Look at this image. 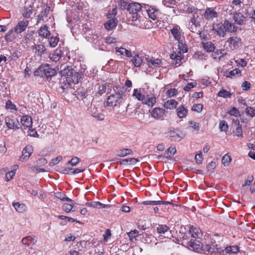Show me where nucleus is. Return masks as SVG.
I'll use <instances>...</instances> for the list:
<instances>
[{"label": "nucleus", "mask_w": 255, "mask_h": 255, "mask_svg": "<svg viewBox=\"0 0 255 255\" xmlns=\"http://www.w3.org/2000/svg\"><path fill=\"white\" fill-rule=\"evenodd\" d=\"M203 47L207 52H210L213 51L215 49V46L211 41L203 42Z\"/></svg>", "instance_id": "35"}, {"label": "nucleus", "mask_w": 255, "mask_h": 255, "mask_svg": "<svg viewBox=\"0 0 255 255\" xmlns=\"http://www.w3.org/2000/svg\"><path fill=\"white\" fill-rule=\"evenodd\" d=\"M39 35L43 38H47L50 34V31L48 30V27L44 25L41 27L38 31Z\"/></svg>", "instance_id": "28"}, {"label": "nucleus", "mask_w": 255, "mask_h": 255, "mask_svg": "<svg viewBox=\"0 0 255 255\" xmlns=\"http://www.w3.org/2000/svg\"><path fill=\"white\" fill-rule=\"evenodd\" d=\"M79 162L80 159L78 157L75 156L72 158L70 160L68 161L67 164L70 165L72 166H75L79 163Z\"/></svg>", "instance_id": "50"}, {"label": "nucleus", "mask_w": 255, "mask_h": 255, "mask_svg": "<svg viewBox=\"0 0 255 255\" xmlns=\"http://www.w3.org/2000/svg\"><path fill=\"white\" fill-rule=\"evenodd\" d=\"M223 25L222 23H219L214 24L213 25V30L214 32L216 33L218 35L224 37L225 35V32L224 29L223 28Z\"/></svg>", "instance_id": "13"}, {"label": "nucleus", "mask_w": 255, "mask_h": 255, "mask_svg": "<svg viewBox=\"0 0 255 255\" xmlns=\"http://www.w3.org/2000/svg\"><path fill=\"white\" fill-rule=\"evenodd\" d=\"M170 58L175 62L176 66L180 65L181 60L183 59V55L179 52H174L170 55Z\"/></svg>", "instance_id": "18"}, {"label": "nucleus", "mask_w": 255, "mask_h": 255, "mask_svg": "<svg viewBox=\"0 0 255 255\" xmlns=\"http://www.w3.org/2000/svg\"><path fill=\"white\" fill-rule=\"evenodd\" d=\"M86 205L90 207L100 209V208H105L107 205L104 204L100 202H87L86 203Z\"/></svg>", "instance_id": "29"}, {"label": "nucleus", "mask_w": 255, "mask_h": 255, "mask_svg": "<svg viewBox=\"0 0 255 255\" xmlns=\"http://www.w3.org/2000/svg\"><path fill=\"white\" fill-rule=\"evenodd\" d=\"M177 105V102L175 100L172 99L167 101L164 103V106L165 108L168 109H174Z\"/></svg>", "instance_id": "34"}, {"label": "nucleus", "mask_w": 255, "mask_h": 255, "mask_svg": "<svg viewBox=\"0 0 255 255\" xmlns=\"http://www.w3.org/2000/svg\"><path fill=\"white\" fill-rule=\"evenodd\" d=\"M33 151V147L30 145H27L23 149L22 155L20 157V160L22 162L27 161L31 156Z\"/></svg>", "instance_id": "8"}, {"label": "nucleus", "mask_w": 255, "mask_h": 255, "mask_svg": "<svg viewBox=\"0 0 255 255\" xmlns=\"http://www.w3.org/2000/svg\"><path fill=\"white\" fill-rule=\"evenodd\" d=\"M56 72V68H51L49 64L40 66L36 72V75L41 77L46 76L47 78L54 76Z\"/></svg>", "instance_id": "5"}, {"label": "nucleus", "mask_w": 255, "mask_h": 255, "mask_svg": "<svg viewBox=\"0 0 255 255\" xmlns=\"http://www.w3.org/2000/svg\"><path fill=\"white\" fill-rule=\"evenodd\" d=\"M176 151V148L174 147L171 146L169 147L165 153L166 157L170 158L175 154Z\"/></svg>", "instance_id": "41"}, {"label": "nucleus", "mask_w": 255, "mask_h": 255, "mask_svg": "<svg viewBox=\"0 0 255 255\" xmlns=\"http://www.w3.org/2000/svg\"><path fill=\"white\" fill-rule=\"evenodd\" d=\"M28 25V21L23 20L19 21L15 26L14 30L17 33H20L24 31Z\"/></svg>", "instance_id": "11"}, {"label": "nucleus", "mask_w": 255, "mask_h": 255, "mask_svg": "<svg viewBox=\"0 0 255 255\" xmlns=\"http://www.w3.org/2000/svg\"><path fill=\"white\" fill-rule=\"evenodd\" d=\"M226 54L225 50H217L212 53V57L214 59L220 60Z\"/></svg>", "instance_id": "33"}, {"label": "nucleus", "mask_w": 255, "mask_h": 255, "mask_svg": "<svg viewBox=\"0 0 255 255\" xmlns=\"http://www.w3.org/2000/svg\"><path fill=\"white\" fill-rule=\"evenodd\" d=\"M5 123L6 127L9 129L15 130L19 128V123L17 119L6 117L5 118Z\"/></svg>", "instance_id": "9"}, {"label": "nucleus", "mask_w": 255, "mask_h": 255, "mask_svg": "<svg viewBox=\"0 0 255 255\" xmlns=\"http://www.w3.org/2000/svg\"><path fill=\"white\" fill-rule=\"evenodd\" d=\"M196 85V82L189 83L184 87V90L186 91H189L191 89L195 87Z\"/></svg>", "instance_id": "63"}, {"label": "nucleus", "mask_w": 255, "mask_h": 255, "mask_svg": "<svg viewBox=\"0 0 255 255\" xmlns=\"http://www.w3.org/2000/svg\"><path fill=\"white\" fill-rule=\"evenodd\" d=\"M235 22L238 25H242L246 21V17L240 13H236L233 16Z\"/></svg>", "instance_id": "25"}, {"label": "nucleus", "mask_w": 255, "mask_h": 255, "mask_svg": "<svg viewBox=\"0 0 255 255\" xmlns=\"http://www.w3.org/2000/svg\"><path fill=\"white\" fill-rule=\"evenodd\" d=\"M162 4L167 7H174L177 3L175 0H162Z\"/></svg>", "instance_id": "39"}, {"label": "nucleus", "mask_w": 255, "mask_h": 255, "mask_svg": "<svg viewBox=\"0 0 255 255\" xmlns=\"http://www.w3.org/2000/svg\"><path fill=\"white\" fill-rule=\"evenodd\" d=\"M188 110L187 108L181 105L176 109V113L178 117L180 119L185 118L188 114Z\"/></svg>", "instance_id": "21"}, {"label": "nucleus", "mask_w": 255, "mask_h": 255, "mask_svg": "<svg viewBox=\"0 0 255 255\" xmlns=\"http://www.w3.org/2000/svg\"><path fill=\"white\" fill-rule=\"evenodd\" d=\"M74 202L73 203V204ZM72 203L71 204L65 203L62 207L63 210L66 212V213H69L72 211V209L73 208V206L72 205Z\"/></svg>", "instance_id": "47"}, {"label": "nucleus", "mask_w": 255, "mask_h": 255, "mask_svg": "<svg viewBox=\"0 0 255 255\" xmlns=\"http://www.w3.org/2000/svg\"><path fill=\"white\" fill-rule=\"evenodd\" d=\"M241 74V71L239 68H236L230 71L227 74V77L229 78H233V77L238 75Z\"/></svg>", "instance_id": "42"}, {"label": "nucleus", "mask_w": 255, "mask_h": 255, "mask_svg": "<svg viewBox=\"0 0 255 255\" xmlns=\"http://www.w3.org/2000/svg\"><path fill=\"white\" fill-rule=\"evenodd\" d=\"M149 67L151 68H159L161 66L162 63L160 59L151 58L146 59Z\"/></svg>", "instance_id": "17"}, {"label": "nucleus", "mask_w": 255, "mask_h": 255, "mask_svg": "<svg viewBox=\"0 0 255 255\" xmlns=\"http://www.w3.org/2000/svg\"><path fill=\"white\" fill-rule=\"evenodd\" d=\"M99 36V34L96 31L89 30L87 32L86 38L91 43H96L98 41Z\"/></svg>", "instance_id": "10"}, {"label": "nucleus", "mask_w": 255, "mask_h": 255, "mask_svg": "<svg viewBox=\"0 0 255 255\" xmlns=\"http://www.w3.org/2000/svg\"><path fill=\"white\" fill-rule=\"evenodd\" d=\"M56 197L58 199H59L61 201H67L70 203H73L74 201L69 198L66 197V195L65 194H62L61 193L58 192L56 194Z\"/></svg>", "instance_id": "38"}, {"label": "nucleus", "mask_w": 255, "mask_h": 255, "mask_svg": "<svg viewBox=\"0 0 255 255\" xmlns=\"http://www.w3.org/2000/svg\"><path fill=\"white\" fill-rule=\"evenodd\" d=\"M245 112L247 115L252 118L255 116V109H254L253 107H247L245 109Z\"/></svg>", "instance_id": "48"}, {"label": "nucleus", "mask_w": 255, "mask_h": 255, "mask_svg": "<svg viewBox=\"0 0 255 255\" xmlns=\"http://www.w3.org/2000/svg\"><path fill=\"white\" fill-rule=\"evenodd\" d=\"M234 132L235 135L238 137H243V136L242 128L241 125H238L237 127H236Z\"/></svg>", "instance_id": "45"}, {"label": "nucleus", "mask_w": 255, "mask_h": 255, "mask_svg": "<svg viewBox=\"0 0 255 255\" xmlns=\"http://www.w3.org/2000/svg\"><path fill=\"white\" fill-rule=\"evenodd\" d=\"M15 174V171L14 170H11L6 173L5 175V179L6 181H9L10 179H11L14 176Z\"/></svg>", "instance_id": "64"}, {"label": "nucleus", "mask_w": 255, "mask_h": 255, "mask_svg": "<svg viewBox=\"0 0 255 255\" xmlns=\"http://www.w3.org/2000/svg\"><path fill=\"white\" fill-rule=\"evenodd\" d=\"M61 51L56 49L52 54H50L49 58L53 62L58 61L61 57Z\"/></svg>", "instance_id": "27"}, {"label": "nucleus", "mask_w": 255, "mask_h": 255, "mask_svg": "<svg viewBox=\"0 0 255 255\" xmlns=\"http://www.w3.org/2000/svg\"><path fill=\"white\" fill-rule=\"evenodd\" d=\"M34 49H35V52L38 56H41L43 54L46 50L45 47L43 44H36L35 45Z\"/></svg>", "instance_id": "32"}, {"label": "nucleus", "mask_w": 255, "mask_h": 255, "mask_svg": "<svg viewBox=\"0 0 255 255\" xmlns=\"http://www.w3.org/2000/svg\"><path fill=\"white\" fill-rule=\"evenodd\" d=\"M216 167V163L214 161H211L209 163H208L207 165V171L211 173L213 172V170Z\"/></svg>", "instance_id": "56"}, {"label": "nucleus", "mask_w": 255, "mask_h": 255, "mask_svg": "<svg viewBox=\"0 0 255 255\" xmlns=\"http://www.w3.org/2000/svg\"><path fill=\"white\" fill-rule=\"evenodd\" d=\"M106 89L107 87L106 86V84H104L99 85L97 94H98L99 95H102L103 94L106 92Z\"/></svg>", "instance_id": "61"}, {"label": "nucleus", "mask_w": 255, "mask_h": 255, "mask_svg": "<svg viewBox=\"0 0 255 255\" xmlns=\"http://www.w3.org/2000/svg\"><path fill=\"white\" fill-rule=\"evenodd\" d=\"M132 96L143 104L152 107L156 102V99L153 94L149 95L146 92L145 88L134 89Z\"/></svg>", "instance_id": "2"}, {"label": "nucleus", "mask_w": 255, "mask_h": 255, "mask_svg": "<svg viewBox=\"0 0 255 255\" xmlns=\"http://www.w3.org/2000/svg\"><path fill=\"white\" fill-rule=\"evenodd\" d=\"M138 232L136 230L129 232L128 233V236L129 240L131 241H132L134 239H135L136 237L138 236Z\"/></svg>", "instance_id": "52"}, {"label": "nucleus", "mask_w": 255, "mask_h": 255, "mask_svg": "<svg viewBox=\"0 0 255 255\" xmlns=\"http://www.w3.org/2000/svg\"><path fill=\"white\" fill-rule=\"evenodd\" d=\"M118 24L117 18L108 20L104 24L105 28L108 30H112L116 28Z\"/></svg>", "instance_id": "20"}, {"label": "nucleus", "mask_w": 255, "mask_h": 255, "mask_svg": "<svg viewBox=\"0 0 255 255\" xmlns=\"http://www.w3.org/2000/svg\"><path fill=\"white\" fill-rule=\"evenodd\" d=\"M182 40H180V41L178 42V49L179 51L178 52L181 54L187 52V48L186 45L182 41Z\"/></svg>", "instance_id": "37"}, {"label": "nucleus", "mask_w": 255, "mask_h": 255, "mask_svg": "<svg viewBox=\"0 0 255 255\" xmlns=\"http://www.w3.org/2000/svg\"><path fill=\"white\" fill-rule=\"evenodd\" d=\"M142 10H143V5L139 3L132 2L129 3L128 11L130 14V18L133 21H136L141 17Z\"/></svg>", "instance_id": "4"}, {"label": "nucleus", "mask_w": 255, "mask_h": 255, "mask_svg": "<svg viewBox=\"0 0 255 255\" xmlns=\"http://www.w3.org/2000/svg\"><path fill=\"white\" fill-rule=\"evenodd\" d=\"M124 93L123 88L117 86H113V93L107 98V105L114 107L120 105L123 99Z\"/></svg>", "instance_id": "3"}, {"label": "nucleus", "mask_w": 255, "mask_h": 255, "mask_svg": "<svg viewBox=\"0 0 255 255\" xmlns=\"http://www.w3.org/2000/svg\"><path fill=\"white\" fill-rule=\"evenodd\" d=\"M218 96L219 97L226 98H230L231 96V94L229 92H228L227 90L222 89L218 92Z\"/></svg>", "instance_id": "43"}, {"label": "nucleus", "mask_w": 255, "mask_h": 255, "mask_svg": "<svg viewBox=\"0 0 255 255\" xmlns=\"http://www.w3.org/2000/svg\"><path fill=\"white\" fill-rule=\"evenodd\" d=\"M228 113L231 116H234L236 117H237L238 116H239L240 115L239 111H238V110L237 108H236L235 107H233L231 110H230L228 112Z\"/></svg>", "instance_id": "58"}, {"label": "nucleus", "mask_w": 255, "mask_h": 255, "mask_svg": "<svg viewBox=\"0 0 255 255\" xmlns=\"http://www.w3.org/2000/svg\"><path fill=\"white\" fill-rule=\"evenodd\" d=\"M166 94L168 97L171 98L176 96L178 94V91L175 88L170 89L166 91Z\"/></svg>", "instance_id": "51"}, {"label": "nucleus", "mask_w": 255, "mask_h": 255, "mask_svg": "<svg viewBox=\"0 0 255 255\" xmlns=\"http://www.w3.org/2000/svg\"><path fill=\"white\" fill-rule=\"evenodd\" d=\"M202 108L203 106L202 104H194L192 108V110L199 113L202 111Z\"/></svg>", "instance_id": "62"}, {"label": "nucleus", "mask_w": 255, "mask_h": 255, "mask_svg": "<svg viewBox=\"0 0 255 255\" xmlns=\"http://www.w3.org/2000/svg\"><path fill=\"white\" fill-rule=\"evenodd\" d=\"M189 124L192 128H193L195 131H198L199 130V124L197 123L196 122L191 121H189Z\"/></svg>", "instance_id": "59"}, {"label": "nucleus", "mask_w": 255, "mask_h": 255, "mask_svg": "<svg viewBox=\"0 0 255 255\" xmlns=\"http://www.w3.org/2000/svg\"><path fill=\"white\" fill-rule=\"evenodd\" d=\"M131 152V150L130 149L123 148L118 151L117 155L119 157H124L130 154Z\"/></svg>", "instance_id": "40"}, {"label": "nucleus", "mask_w": 255, "mask_h": 255, "mask_svg": "<svg viewBox=\"0 0 255 255\" xmlns=\"http://www.w3.org/2000/svg\"><path fill=\"white\" fill-rule=\"evenodd\" d=\"M187 11L188 13H193V14L200 13H201V10L200 9H198L195 8L193 6H189L187 9Z\"/></svg>", "instance_id": "55"}, {"label": "nucleus", "mask_w": 255, "mask_h": 255, "mask_svg": "<svg viewBox=\"0 0 255 255\" xmlns=\"http://www.w3.org/2000/svg\"><path fill=\"white\" fill-rule=\"evenodd\" d=\"M169 139L171 141H179L182 139L181 136L179 133L175 131H170L169 132Z\"/></svg>", "instance_id": "31"}, {"label": "nucleus", "mask_w": 255, "mask_h": 255, "mask_svg": "<svg viewBox=\"0 0 255 255\" xmlns=\"http://www.w3.org/2000/svg\"><path fill=\"white\" fill-rule=\"evenodd\" d=\"M21 123L26 128L31 127L32 125V118L28 116H23L21 119Z\"/></svg>", "instance_id": "26"}, {"label": "nucleus", "mask_w": 255, "mask_h": 255, "mask_svg": "<svg viewBox=\"0 0 255 255\" xmlns=\"http://www.w3.org/2000/svg\"><path fill=\"white\" fill-rule=\"evenodd\" d=\"M116 52L120 55L126 56L127 57H131L132 53L131 51L128 50L122 47H116L115 48Z\"/></svg>", "instance_id": "22"}, {"label": "nucleus", "mask_w": 255, "mask_h": 255, "mask_svg": "<svg viewBox=\"0 0 255 255\" xmlns=\"http://www.w3.org/2000/svg\"><path fill=\"white\" fill-rule=\"evenodd\" d=\"M62 159V156H58L57 157L52 159L51 161L49 162V165L50 166H53L55 165L58 164Z\"/></svg>", "instance_id": "54"}, {"label": "nucleus", "mask_w": 255, "mask_h": 255, "mask_svg": "<svg viewBox=\"0 0 255 255\" xmlns=\"http://www.w3.org/2000/svg\"><path fill=\"white\" fill-rule=\"evenodd\" d=\"M228 128V125L225 121H221L219 123V129L221 131H226Z\"/></svg>", "instance_id": "46"}, {"label": "nucleus", "mask_w": 255, "mask_h": 255, "mask_svg": "<svg viewBox=\"0 0 255 255\" xmlns=\"http://www.w3.org/2000/svg\"><path fill=\"white\" fill-rule=\"evenodd\" d=\"M118 41L116 37L108 36L105 38V42L107 44L116 43Z\"/></svg>", "instance_id": "53"}, {"label": "nucleus", "mask_w": 255, "mask_h": 255, "mask_svg": "<svg viewBox=\"0 0 255 255\" xmlns=\"http://www.w3.org/2000/svg\"><path fill=\"white\" fill-rule=\"evenodd\" d=\"M58 42V38L56 37H51L49 40V45L52 47H55L57 45Z\"/></svg>", "instance_id": "57"}, {"label": "nucleus", "mask_w": 255, "mask_h": 255, "mask_svg": "<svg viewBox=\"0 0 255 255\" xmlns=\"http://www.w3.org/2000/svg\"><path fill=\"white\" fill-rule=\"evenodd\" d=\"M201 15V13L193 14V16L191 18L189 22L193 23L194 25L200 26V16Z\"/></svg>", "instance_id": "36"}, {"label": "nucleus", "mask_w": 255, "mask_h": 255, "mask_svg": "<svg viewBox=\"0 0 255 255\" xmlns=\"http://www.w3.org/2000/svg\"><path fill=\"white\" fill-rule=\"evenodd\" d=\"M241 39L237 36H232L228 39L227 42L230 44L231 48H236L241 43Z\"/></svg>", "instance_id": "16"}, {"label": "nucleus", "mask_w": 255, "mask_h": 255, "mask_svg": "<svg viewBox=\"0 0 255 255\" xmlns=\"http://www.w3.org/2000/svg\"><path fill=\"white\" fill-rule=\"evenodd\" d=\"M180 30V27L177 25L174 26L170 29L171 34L173 36L174 39L177 41H180V40H181V35Z\"/></svg>", "instance_id": "14"}, {"label": "nucleus", "mask_w": 255, "mask_h": 255, "mask_svg": "<svg viewBox=\"0 0 255 255\" xmlns=\"http://www.w3.org/2000/svg\"><path fill=\"white\" fill-rule=\"evenodd\" d=\"M223 24V27L225 32H235L237 30V27L228 20H225Z\"/></svg>", "instance_id": "15"}, {"label": "nucleus", "mask_w": 255, "mask_h": 255, "mask_svg": "<svg viewBox=\"0 0 255 255\" xmlns=\"http://www.w3.org/2000/svg\"><path fill=\"white\" fill-rule=\"evenodd\" d=\"M164 110L160 108H155L151 112V116L156 119H159L163 117Z\"/></svg>", "instance_id": "23"}, {"label": "nucleus", "mask_w": 255, "mask_h": 255, "mask_svg": "<svg viewBox=\"0 0 255 255\" xmlns=\"http://www.w3.org/2000/svg\"><path fill=\"white\" fill-rule=\"evenodd\" d=\"M199 25H195L193 23L189 22L188 28L192 32H195L198 30V28L200 27Z\"/></svg>", "instance_id": "60"}, {"label": "nucleus", "mask_w": 255, "mask_h": 255, "mask_svg": "<svg viewBox=\"0 0 255 255\" xmlns=\"http://www.w3.org/2000/svg\"><path fill=\"white\" fill-rule=\"evenodd\" d=\"M131 62L135 67H139L142 63V59L138 55H135L131 57Z\"/></svg>", "instance_id": "30"}, {"label": "nucleus", "mask_w": 255, "mask_h": 255, "mask_svg": "<svg viewBox=\"0 0 255 255\" xmlns=\"http://www.w3.org/2000/svg\"><path fill=\"white\" fill-rule=\"evenodd\" d=\"M231 161V157L228 155H225L222 159V162L225 166H228Z\"/></svg>", "instance_id": "44"}, {"label": "nucleus", "mask_w": 255, "mask_h": 255, "mask_svg": "<svg viewBox=\"0 0 255 255\" xmlns=\"http://www.w3.org/2000/svg\"><path fill=\"white\" fill-rule=\"evenodd\" d=\"M5 108L7 110H14L16 111H18L16 106L13 104L11 101L8 100L5 104Z\"/></svg>", "instance_id": "49"}, {"label": "nucleus", "mask_w": 255, "mask_h": 255, "mask_svg": "<svg viewBox=\"0 0 255 255\" xmlns=\"http://www.w3.org/2000/svg\"><path fill=\"white\" fill-rule=\"evenodd\" d=\"M189 234L191 235V237L194 239L200 238L202 235L201 230L197 227L192 226L190 228Z\"/></svg>", "instance_id": "12"}, {"label": "nucleus", "mask_w": 255, "mask_h": 255, "mask_svg": "<svg viewBox=\"0 0 255 255\" xmlns=\"http://www.w3.org/2000/svg\"><path fill=\"white\" fill-rule=\"evenodd\" d=\"M204 15L207 19L210 20L217 17L218 14L213 8L211 7L206 9Z\"/></svg>", "instance_id": "19"}, {"label": "nucleus", "mask_w": 255, "mask_h": 255, "mask_svg": "<svg viewBox=\"0 0 255 255\" xmlns=\"http://www.w3.org/2000/svg\"><path fill=\"white\" fill-rule=\"evenodd\" d=\"M188 246L194 251L198 253L203 252L205 254L221 252L215 243L211 242L210 244L203 245L199 241L191 239Z\"/></svg>", "instance_id": "1"}, {"label": "nucleus", "mask_w": 255, "mask_h": 255, "mask_svg": "<svg viewBox=\"0 0 255 255\" xmlns=\"http://www.w3.org/2000/svg\"><path fill=\"white\" fill-rule=\"evenodd\" d=\"M143 10L146 11L149 18L152 20L157 19L160 14L159 9L155 6L143 4Z\"/></svg>", "instance_id": "6"}, {"label": "nucleus", "mask_w": 255, "mask_h": 255, "mask_svg": "<svg viewBox=\"0 0 255 255\" xmlns=\"http://www.w3.org/2000/svg\"><path fill=\"white\" fill-rule=\"evenodd\" d=\"M12 206L15 210L19 213H24L27 210V206L23 203H20V202H13Z\"/></svg>", "instance_id": "24"}, {"label": "nucleus", "mask_w": 255, "mask_h": 255, "mask_svg": "<svg viewBox=\"0 0 255 255\" xmlns=\"http://www.w3.org/2000/svg\"><path fill=\"white\" fill-rule=\"evenodd\" d=\"M156 230L157 232L161 235H165L164 237H166L168 238L172 237L170 229L169 227L166 225L159 224L156 227Z\"/></svg>", "instance_id": "7"}]
</instances>
